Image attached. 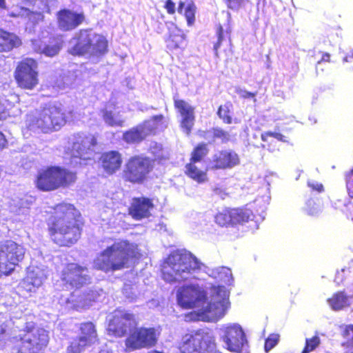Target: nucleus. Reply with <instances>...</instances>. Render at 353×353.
<instances>
[{
  "instance_id": "f257e3e1",
  "label": "nucleus",
  "mask_w": 353,
  "mask_h": 353,
  "mask_svg": "<svg viewBox=\"0 0 353 353\" xmlns=\"http://www.w3.org/2000/svg\"><path fill=\"white\" fill-rule=\"evenodd\" d=\"M139 320L135 314L116 310L109 319L106 327L108 335L123 338L125 351L131 352L142 349H150L158 343L160 332L154 327H137Z\"/></svg>"
},
{
  "instance_id": "f03ea898",
  "label": "nucleus",
  "mask_w": 353,
  "mask_h": 353,
  "mask_svg": "<svg viewBox=\"0 0 353 353\" xmlns=\"http://www.w3.org/2000/svg\"><path fill=\"white\" fill-rule=\"evenodd\" d=\"M47 221L51 241L59 247L70 248L81 239L84 221L74 204L61 202L52 208Z\"/></svg>"
},
{
  "instance_id": "7ed1b4c3",
  "label": "nucleus",
  "mask_w": 353,
  "mask_h": 353,
  "mask_svg": "<svg viewBox=\"0 0 353 353\" xmlns=\"http://www.w3.org/2000/svg\"><path fill=\"white\" fill-rule=\"evenodd\" d=\"M142 256L139 245L120 239L101 250L93 261V268L105 273L114 272L130 267Z\"/></svg>"
},
{
  "instance_id": "20e7f679",
  "label": "nucleus",
  "mask_w": 353,
  "mask_h": 353,
  "mask_svg": "<svg viewBox=\"0 0 353 353\" xmlns=\"http://www.w3.org/2000/svg\"><path fill=\"white\" fill-rule=\"evenodd\" d=\"M199 269V261L190 252L175 250L162 264V278L168 283H180L187 279L188 274Z\"/></svg>"
},
{
  "instance_id": "39448f33",
  "label": "nucleus",
  "mask_w": 353,
  "mask_h": 353,
  "mask_svg": "<svg viewBox=\"0 0 353 353\" xmlns=\"http://www.w3.org/2000/svg\"><path fill=\"white\" fill-rule=\"evenodd\" d=\"M26 127L30 130L50 133L60 130L67 122L62 108L56 105H48L26 115Z\"/></svg>"
},
{
  "instance_id": "423d86ee",
  "label": "nucleus",
  "mask_w": 353,
  "mask_h": 353,
  "mask_svg": "<svg viewBox=\"0 0 353 353\" xmlns=\"http://www.w3.org/2000/svg\"><path fill=\"white\" fill-rule=\"evenodd\" d=\"M77 172L60 165H48L38 172L35 185L41 191L68 188L77 181Z\"/></svg>"
},
{
  "instance_id": "0eeeda50",
  "label": "nucleus",
  "mask_w": 353,
  "mask_h": 353,
  "mask_svg": "<svg viewBox=\"0 0 353 353\" xmlns=\"http://www.w3.org/2000/svg\"><path fill=\"white\" fill-rule=\"evenodd\" d=\"M153 170V159L143 154H136L127 159L121 177L125 183L141 185L150 179Z\"/></svg>"
},
{
  "instance_id": "6e6552de",
  "label": "nucleus",
  "mask_w": 353,
  "mask_h": 353,
  "mask_svg": "<svg viewBox=\"0 0 353 353\" xmlns=\"http://www.w3.org/2000/svg\"><path fill=\"white\" fill-rule=\"evenodd\" d=\"M163 114L154 115L149 120L125 131L122 134V139L128 144L140 143L148 136L156 134L159 127L165 128L167 125L163 123Z\"/></svg>"
},
{
  "instance_id": "1a4fd4ad",
  "label": "nucleus",
  "mask_w": 353,
  "mask_h": 353,
  "mask_svg": "<svg viewBox=\"0 0 353 353\" xmlns=\"http://www.w3.org/2000/svg\"><path fill=\"white\" fill-rule=\"evenodd\" d=\"M78 335L73 338L66 348L67 353H81L86 347L99 341L96 325L92 321L81 322L77 325Z\"/></svg>"
},
{
  "instance_id": "9d476101",
  "label": "nucleus",
  "mask_w": 353,
  "mask_h": 353,
  "mask_svg": "<svg viewBox=\"0 0 353 353\" xmlns=\"http://www.w3.org/2000/svg\"><path fill=\"white\" fill-rule=\"evenodd\" d=\"M60 280L63 285L70 290H79L92 282L88 269L77 263H68L63 266Z\"/></svg>"
},
{
  "instance_id": "9b49d317",
  "label": "nucleus",
  "mask_w": 353,
  "mask_h": 353,
  "mask_svg": "<svg viewBox=\"0 0 353 353\" xmlns=\"http://www.w3.org/2000/svg\"><path fill=\"white\" fill-rule=\"evenodd\" d=\"M215 337L209 332L198 330L183 336L179 350L181 353H205L214 345Z\"/></svg>"
},
{
  "instance_id": "f8f14e48",
  "label": "nucleus",
  "mask_w": 353,
  "mask_h": 353,
  "mask_svg": "<svg viewBox=\"0 0 353 353\" xmlns=\"http://www.w3.org/2000/svg\"><path fill=\"white\" fill-rule=\"evenodd\" d=\"M108 52V41L101 34H94L91 37L87 34L85 42H77L70 50L69 53L73 56H83L87 53L97 57H101Z\"/></svg>"
},
{
  "instance_id": "ddd939ff",
  "label": "nucleus",
  "mask_w": 353,
  "mask_h": 353,
  "mask_svg": "<svg viewBox=\"0 0 353 353\" xmlns=\"http://www.w3.org/2000/svg\"><path fill=\"white\" fill-rule=\"evenodd\" d=\"M48 332L34 324L26 323L23 353H43L49 343Z\"/></svg>"
},
{
  "instance_id": "4468645a",
  "label": "nucleus",
  "mask_w": 353,
  "mask_h": 353,
  "mask_svg": "<svg viewBox=\"0 0 353 353\" xmlns=\"http://www.w3.org/2000/svg\"><path fill=\"white\" fill-rule=\"evenodd\" d=\"M98 145L97 137L90 133L78 132L74 135L71 154L83 161L91 160Z\"/></svg>"
},
{
  "instance_id": "2eb2a0df",
  "label": "nucleus",
  "mask_w": 353,
  "mask_h": 353,
  "mask_svg": "<svg viewBox=\"0 0 353 353\" xmlns=\"http://www.w3.org/2000/svg\"><path fill=\"white\" fill-rule=\"evenodd\" d=\"M210 290L213 301L208 303L205 312L214 317H221L230 305L229 292L223 285H212Z\"/></svg>"
},
{
  "instance_id": "dca6fc26",
  "label": "nucleus",
  "mask_w": 353,
  "mask_h": 353,
  "mask_svg": "<svg viewBox=\"0 0 353 353\" xmlns=\"http://www.w3.org/2000/svg\"><path fill=\"white\" fill-rule=\"evenodd\" d=\"M177 301L185 309H191L198 306L207 299L206 292L199 286L189 285L180 288L177 292Z\"/></svg>"
},
{
  "instance_id": "f3484780",
  "label": "nucleus",
  "mask_w": 353,
  "mask_h": 353,
  "mask_svg": "<svg viewBox=\"0 0 353 353\" xmlns=\"http://www.w3.org/2000/svg\"><path fill=\"white\" fill-rule=\"evenodd\" d=\"M223 340L230 352L248 353L245 334L241 326L233 325L226 327Z\"/></svg>"
},
{
  "instance_id": "a211bd4d",
  "label": "nucleus",
  "mask_w": 353,
  "mask_h": 353,
  "mask_svg": "<svg viewBox=\"0 0 353 353\" xmlns=\"http://www.w3.org/2000/svg\"><path fill=\"white\" fill-rule=\"evenodd\" d=\"M17 244L12 241L0 243V276L14 270L19 259L16 255Z\"/></svg>"
},
{
  "instance_id": "6ab92c4d",
  "label": "nucleus",
  "mask_w": 353,
  "mask_h": 353,
  "mask_svg": "<svg viewBox=\"0 0 353 353\" xmlns=\"http://www.w3.org/2000/svg\"><path fill=\"white\" fill-rule=\"evenodd\" d=\"M240 163L239 154L233 150H221L213 154L210 165L211 170L231 169Z\"/></svg>"
},
{
  "instance_id": "aec40b11",
  "label": "nucleus",
  "mask_w": 353,
  "mask_h": 353,
  "mask_svg": "<svg viewBox=\"0 0 353 353\" xmlns=\"http://www.w3.org/2000/svg\"><path fill=\"white\" fill-rule=\"evenodd\" d=\"M56 16L57 26L63 32L76 29L85 19L83 12H73L67 8L59 10Z\"/></svg>"
},
{
  "instance_id": "412c9836",
  "label": "nucleus",
  "mask_w": 353,
  "mask_h": 353,
  "mask_svg": "<svg viewBox=\"0 0 353 353\" xmlns=\"http://www.w3.org/2000/svg\"><path fill=\"white\" fill-rule=\"evenodd\" d=\"M153 200L146 196L134 197L128 207V214L137 221H140L151 216L154 209Z\"/></svg>"
},
{
  "instance_id": "4be33fe9",
  "label": "nucleus",
  "mask_w": 353,
  "mask_h": 353,
  "mask_svg": "<svg viewBox=\"0 0 353 353\" xmlns=\"http://www.w3.org/2000/svg\"><path fill=\"white\" fill-rule=\"evenodd\" d=\"M123 160L122 154L116 150L102 152L99 157V163L104 173L109 176L115 174L122 166Z\"/></svg>"
},
{
  "instance_id": "5701e85b",
  "label": "nucleus",
  "mask_w": 353,
  "mask_h": 353,
  "mask_svg": "<svg viewBox=\"0 0 353 353\" xmlns=\"http://www.w3.org/2000/svg\"><path fill=\"white\" fill-rule=\"evenodd\" d=\"M47 279V274L44 269L39 267L28 268L23 283V289L29 292H35Z\"/></svg>"
},
{
  "instance_id": "b1692460",
  "label": "nucleus",
  "mask_w": 353,
  "mask_h": 353,
  "mask_svg": "<svg viewBox=\"0 0 353 353\" xmlns=\"http://www.w3.org/2000/svg\"><path fill=\"white\" fill-rule=\"evenodd\" d=\"M38 63L33 59L23 61V89L32 90L39 83Z\"/></svg>"
},
{
  "instance_id": "393cba45",
  "label": "nucleus",
  "mask_w": 353,
  "mask_h": 353,
  "mask_svg": "<svg viewBox=\"0 0 353 353\" xmlns=\"http://www.w3.org/2000/svg\"><path fill=\"white\" fill-rule=\"evenodd\" d=\"M216 34L217 39L213 43V49L215 56L219 57L220 52H223L225 53L228 50H231V30L227 29L224 30L223 26L219 24L216 28Z\"/></svg>"
},
{
  "instance_id": "a878e982",
  "label": "nucleus",
  "mask_w": 353,
  "mask_h": 353,
  "mask_svg": "<svg viewBox=\"0 0 353 353\" xmlns=\"http://www.w3.org/2000/svg\"><path fill=\"white\" fill-rule=\"evenodd\" d=\"M209 168H205L204 170L200 168L196 163L189 161L185 165V174L192 181L199 184L205 183L208 181L209 177L208 170Z\"/></svg>"
},
{
  "instance_id": "bb28decb",
  "label": "nucleus",
  "mask_w": 353,
  "mask_h": 353,
  "mask_svg": "<svg viewBox=\"0 0 353 353\" xmlns=\"http://www.w3.org/2000/svg\"><path fill=\"white\" fill-rule=\"evenodd\" d=\"M63 45L62 36L55 35L50 38L49 43L46 45L41 50L35 49V50L47 57H53L59 53Z\"/></svg>"
},
{
  "instance_id": "cd10ccee",
  "label": "nucleus",
  "mask_w": 353,
  "mask_h": 353,
  "mask_svg": "<svg viewBox=\"0 0 353 353\" xmlns=\"http://www.w3.org/2000/svg\"><path fill=\"white\" fill-rule=\"evenodd\" d=\"M232 226L248 223L253 216L252 211L245 208H231Z\"/></svg>"
},
{
  "instance_id": "c85d7f7f",
  "label": "nucleus",
  "mask_w": 353,
  "mask_h": 353,
  "mask_svg": "<svg viewBox=\"0 0 353 353\" xmlns=\"http://www.w3.org/2000/svg\"><path fill=\"white\" fill-rule=\"evenodd\" d=\"M327 303L332 310L338 311L350 305L348 297L344 291H339L327 299Z\"/></svg>"
},
{
  "instance_id": "c756f323",
  "label": "nucleus",
  "mask_w": 353,
  "mask_h": 353,
  "mask_svg": "<svg viewBox=\"0 0 353 353\" xmlns=\"http://www.w3.org/2000/svg\"><path fill=\"white\" fill-rule=\"evenodd\" d=\"M19 44V39L13 34L0 29V52L9 51Z\"/></svg>"
},
{
  "instance_id": "7c9ffc66",
  "label": "nucleus",
  "mask_w": 353,
  "mask_h": 353,
  "mask_svg": "<svg viewBox=\"0 0 353 353\" xmlns=\"http://www.w3.org/2000/svg\"><path fill=\"white\" fill-rule=\"evenodd\" d=\"M274 138L277 141L281 142H287L286 137L280 132L266 131L261 134V139L264 143L263 148H267L270 151H274L276 149L275 145L273 144L270 138Z\"/></svg>"
},
{
  "instance_id": "2f4dec72",
  "label": "nucleus",
  "mask_w": 353,
  "mask_h": 353,
  "mask_svg": "<svg viewBox=\"0 0 353 353\" xmlns=\"http://www.w3.org/2000/svg\"><path fill=\"white\" fill-rule=\"evenodd\" d=\"M177 10L179 14H183L188 26H192L194 24L196 10V6L194 3H188L185 8V3L183 1H179Z\"/></svg>"
},
{
  "instance_id": "473e14b6",
  "label": "nucleus",
  "mask_w": 353,
  "mask_h": 353,
  "mask_svg": "<svg viewBox=\"0 0 353 353\" xmlns=\"http://www.w3.org/2000/svg\"><path fill=\"white\" fill-rule=\"evenodd\" d=\"M209 151L208 143L203 142L198 143L192 149L189 161L195 163L202 161L208 156Z\"/></svg>"
},
{
  "instance_id": "72a5a7b5",
  "label": "nucleus",
  "mask_w": 353,
  "mask_h": 353,
  "mask_svg": "<svg viewBox=\"0 0 353 353\" xmlns=\"http://www.w3.org/2000/svg\"><path fill=\"white\" fill-rule=\"evenodd\" d=\"M185 37L180 32H170L165 40L167 48L174 50L182 47Z\"/></svg>"
},
{
  "instance_id": "f704fd0d",
  "label": "nucleus",
  "mask_w": 353,
  "mask_h": 353,
  "mask_svg": "<svg viewBox=\"0 0 353 353\" xmlns=\"http://www.w3.org/2000/svg\"><path fill=\"white\" fill-rule=\"evenodd\" d=\"M232 104L230 101H227L218 108L217 115L224 123L231 124L232 123Z\"/></svg>"
},
{
  "instance_id": "c9c22d12",
  "label": "nucleus",
  "mask_w": 353,
  "mask_h": 353,
  "mask_svg": "<svg viewBox=\"0 0 353 353\" xmlns=\"http://www.w3.org/2000/svg\"><path fill=\"white\" fill-rule=\"evenodd\" d=\"M174 106L181 117L194 114V108L189 105L185 100L174 99Z\"/></svg>"
},
{
  "instance_id": "e433bc0d",
  "label": "nucleus",
  "mask_w": 353,
  "mask_h": 353,
  "mask_svg": "<svg viewBox=\"0 0 353 353\" xmlns=\"http://www.w3.org/2000/svg\"><path fill=\"white\" fill-rule=\"evenodd\" d=\"M214 221L220 226H232L231 208H225L214 216Z\"/></svg>"
},
{
  "instance_id": "4c0bfd02",
  "label": "nucleus",
  "mask_w": 353,
  "mask_h": 353,
  "mask_svg": "<svg viewBox=\"0 0 353 353\" xmlns=\"http://www.w3.org/2000/svg\"><path fill=\"white\" fill-rule=\"evenodd\" d=\"M97 295V292L94 290L83 292L79 296V306L83 308L90 305L96 301Z\"/></svg>"
},
{
  "instance_id": "58836bf2",
  "label": "nucleus",
  "mask_w": 353,
  "mask_h": 353,
  "mask_svg": "<svg viewBox=\"0 0 353 353\" xmlns=\"http://www.w3.org/2000/svg\"><path fill=\"white\" fill-rule=\"evenodd\" d=\"M101 112L103 113L102 117L103 121L109 126L122 127L123 125L124 121L123 120L117 119L112 111L102 110Z\"/></svg>"
},
{
  "instance_id": "ea45409f",
  "label": "nucleus",
  "mask_w": 353,
  "mask_h": 353,
  "mask_svg": "<svg viewBox=\"0 0 353 353\" xmlns=\"http://www.w3.org/2000/svg\"><path fill=\"white\" fill-rule=\"evenodd\" d=\"M194 114L181 117L180 127L187 135H190L191 134L194 125Z\"/></svg>"
},
{
  "instance_id": "a19ab883",
  "label": "nucleus",
  "mask_w": 353,
  "mask_h": 353,
  "mask_svg": "<svg viewBox=\"0 0 353 353\" xmlns=\"http://www.w3.org/2000/svg\"><path fill=\"white\" fill-rule=\"evenodd\" d=\"M280 336L276 333H272L265 339L264 343V350L266 353L273 349L279 342Z\"/></svg>"
},
{
  "instance_id": "79ce46f5",
  "label": "nucleus",
  "mask_w": 353,
  "mask_h": 353,
  "mask_svg": "<svg viewBox=\"0 0 353 353\" xmlns=\"http://www.w3.org/2000/svg\"><path fill=\"white\" fill-rule=\"evenodd\" d=\"M321 341L318 336H314L312 338L305 339V345L301 353H309L314 351L319 345Z\"/></svg>"
},
{
  "instance_id": "37998d69",
  "label": "nucleus",
  "mask_w": 353,
  "mask_h": 353,
  "mask_svg": "<svg viewBox=\"0 0 353 353\" xmlns=\"http://www.w3.org/2000/svg\"><path fill=\"white\" fill-rule=\"evenodd\" d=\"M27 23L30 26H34L43 21L44 16L41 12H31L28 11L26 14Z\"/></svg>"
},
{
  "instance_id": "c03bdc74",
  "label": "nucleus",
  "mask_w": 353,
  "mask_h": 353,
  "mask_svg": "<svg viewBox=\"0 0 353 353\" xmlns=\"http://www.w3.org/2000/svg\"><path fill=\"white\" fill-rule=\"evenodd\" d=\"M212 133V140L220 139L223 143H226L230 140V134L228 132L219 128H212L211 129Z\"/></svg>"
},
{
  "instance_id": "a18cd8bd",
  "label": "nucleus",
  "mask_w": 353,
  "mask_h": 353,
  "mask_svg": "<svg viewBox=\"0 0 353 353\" xmlns=\"http://www.w3.org/2000/svg\"><path fill=\"white\" fill-rule=\"evenodd\" d=\"M348 196L353 199V168L345 174Z\"/></svg>"
},
{
  "instance_id": "49530a36",
  "label": "nucleus",
  "mask_w": 353,
  "mask_h": 353,
  "mask_svg": "<svg viewBox=\"0 0 353 353\" xmlns=\"http://www.w3.org/2000/svg\"><path fill=\"white\" fill-rule=\"evenodd\" d=\"M150 152L154 155L156 159L161 160L164 158L161 154L163 151V147L161 144L155 143L150 148Z\"/></svg>"
},
{
  "instance_id": "de8ad7c7",
  "label": "nucleus",
  "mask_w": 353,
  "mask_h": 353,
  "mask_svg": "<svg viewBox=\"0 0 353 353\" xmlns=\"http://www.w3.org/2000/svg\"><path fill=\"white\" fill-rule=\"evenodd\" d=\"M227 8L232 10H239L243 4V0H223Z\"/></svg>"
},
{
  "instance_id": "09e8293b",
  "label": "nucleus",
  "mask_w": 353,
  "mask_h": 353,
  "mask_svg": "<svg viewBox=\"0 0 353 353\" xmlns=\"http://www.w3.org/2000/svg\"><path fill=\"white\" fill-rule=\"evenodd\" d=\"M164 8L166 10L167 13L172 15L175 13V3L172 1V0H165L164 4Z\"/></svg>"
},
{
  "instance_id": "8fccbe9b",
  "label": "nucleus",
  "mask_w": 353,
  "mask_h": 353,
  "mask_svg": "<svg viewBox=\"0 0 353 353\" xmlns=\"http://www.w3.org/2000/svg\"><path fill=\"white\" fill-rule=\"evenodd\" d=\"M239 94L240 97L242 99H253L254 101H256L255 97L257 94V92H251L246 90H239L237 92Z\"/></svg>"
},
{
  "instance_id": "3c124183",
  "label": "nucleus",
  "mask_w": 353,
  "mask_h": 353,
  "mask_svg": "<svg viewBox=\"0 0 353 353\" xmlns=\"http://www.w3.org/2000/svg\"><path fill=\"white\" fill-rule=\"evenodd\" d=\"M212 192L214 196H219L221 199H224L228 194L225 190L221 187H215L212 189Z\"/></svg>"
},
{
  "instance_id": "603ef678",
  "label": "nucleus",
  "mask_w": 353,
  "mask_h": 353,
  "mask_svg": "<svg viewBox=\"0 0 353 353\" xmlns=\"http://www.w3.org/2000/svg\"><path fill=\"white\" fill-rule=\"evenodd\" d=\"M6 336V325L4 323H0V346L5 343Z\"/></svg>"
},
{
  "instance_id": "864d4df0",
  "label": "nucleus",
  "mask_w": 353,
  "mask_h": 353,
  "mask_svg": "<svg viewBox=\"0 0 353 353\" xmlns=\"http://www.w3.org/2000/svg\"><path fill=\"white\" fill-rule=\"evenodd\" d=\"M343 337L351 339L353 342V325H347L343 332Z\"/></svg>"
},
{
  "instance_id": "5fc2aeb1",
  "label": "nucleus",
  "mask_w": 353,
  "mask_h": 353,
  "mask_svg": "<svg viewBox=\"0 0 353 353\" xmlns=\"http://www.w3.org/2000/svg\"><path fill=\"white\" fill-rule=\"evenodd\" d=\"M22 63H20L15 71V79L17 81L19 86H21L22 83Z\"/></svg>"
},
{
  "instance_id": "6e6d98bb",
  "label": "nucleus",
  "mask_w": 353,
  "mask_h": 353,
  "mask_svg": "<svg viewBox=\"0 0 353 353\" xmlns=\"http://www.w3.org/2000/svg\"><path fill=\"white\" fill-rule=\"evenodd\" d=\"M308 186L314 191L318 192H321L323 191V185L321 183H308Z\"/></svg>"
},
{
  "instance_id": "4d7b16f0",
  "label": "nucleus",
  "mask_w": 353,
  "mask_h": 353,
  "mask_svg": "<svg viewBox=\"0 0 353 353\" xmlns=\"http://www.w3.org/2000/svg\"><path fill=\"white\" fill-rule=\"evenodd\" d=\"M7 145V140L3 133L0 132V150L5 148Z\"/></svg>"
},
{
  "instance_id": "13d9d810",
  "label": "nucleus",
  "mask_w": 353,
  "mask_h": 353,
  "mask_svg": "<svg viewBox=\"0 0 353 353\" xmlns=\"http://www.w3.org/2000/svg\"><path fill=\"white\" fill-rule=\"evenodd\" d=\"M321 62H330V54L327 52L323 53L321 59L318 61V63Z\"/></svg>"
},
{
  "instance_id": "bf43d9fd",
  "label": "nucleus",
  "mask_w": 353,
  "mask_h": 353,
  "mask_svg": "<svg viewBox=\"0 0 353 353\" xmlns=\"http://www.w3.org/2000/svg\"><path fill=\"white\" fill-rule=\"evenodd\" d=\"M205 353H221L219 350H217V345L216 341H214V347H209V349Z\"/></svg>"
},
{
  "instance_id": "052dcab7",
  "label": "nucleus",
  "mask_w": 353,
  "mask_h": 353,
  "mask_svg": "<svg viewBox=\"0 0 353 353\" xmlns=\"http://www.w3.org/2000/svg\"><path fill=\"white\" fill-rule=\"evenodd\" d=\"M211 132V130H199L198 132L199 136L202 139H207L208 134Z\"/></svg>"
},
{
  "instance_id": "680f3d73",
  "label": "nucleus",
  "mask_w": 353,
  "mask_h": 353,
  "mask_svg": "<svg viewBox=\"0 0 353 353\" xmlns=\"http://www.w3.org/2000/svg\"><path fill=\"white\" fill-rule=\"evenodd\" d=\"M38 0H23V3L28 6H34Z\"/></svg>"
},
{
  "instance_id": "e2e57ef3",
  "label": "nucleus",
  "mask_w": 353,
  "mask_h": 353,
  "mask_svg": "<svg viewBox=\"0 0 353 353\" xmlns=\"http://www.w3.org/2000/svg\"><path fill=\"white\" fill-rule=\"evenodd\" d=\"M4 110H5L4 105L0 101V119H1V114L4 112Z\"/></svg>"
},
{
  "instance_id": "0e129e2a",
  "label": "nucleus",
  "mask_w": 353,
  "mask_h": 353,
  "mask_svg": "<svg viewBox=\"0 0 353 353\" xmlns=\"http://www.w3.org/2000/svg\"><path fill=\"white\" fill-rule=\"evenodd\" d=\"M0 7L1 8L5 7V1H4V0H0Z\"/></svg>"
},
{
  "instance_id": "69168bd1",
  "label": "nucleus",
  "mask_w": 353,
  "mask_h": 353,
  "mask_svg": "<svg viewBox=\"0 0 353 353\" xmlns=\"http://www.w3.org/2000/svg\"><path fill=\"white\" fill-rule=\"evenodd\" d=\"M345 59L346 60H347V59H353V53L351 55L347 57Z\"/></svg>"
},
{
  "instance_id": "338daca9",
  "label": "nucleus",
  "mask_w": 353,
  "mask_h": 353,
  "mask_svg": "<svg viewBox=\"0 0 353 353\" xmlns=\"http://www.w3.org/2000/svg\"><path fill=\"white\" fill-rule=\"evenodd\" d=\"M83 32H84L85 33H86V32H87V31H86V30H80V33H82Z\"/></svg>"
},
{
  "instance_id": "774afa93",
  "label": "nucleus",
  "mask_w": 353,
  "mask_h": 353,
  "mask_svg": "<svg viewBox=\"0 0 353 353\" xmlns=\"http://www.w3.org/2000/svg\"><path fill=\"white\" fill-rule=\"evenodd\" d=\"M352 311L353 312V307H352Z\"/></svg>"
}]
</instances>
